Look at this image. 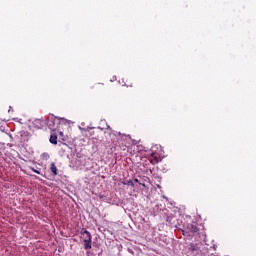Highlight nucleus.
<instances>
[{"mask_svg":"<svg viewBox=\"0 0 256 256\" xmlns=\"http://www.w3.org/2000/svg\"><path fill=\"white\" fill-rule=\"evenodd\" d=\"M35 123H40V120H35Z\"/></svg>","mask_w":256,"mask_h":256,"instance_id":"9d476101","label":"nucleus"},{"mask_svg":"<svg viewBox=\"0 0 256 256\" xmlns=\"http://www.w3.org/2000/svg\"><path fill=\"white\" fill-rule=\"evenodd\" d=\"M125 185H130L131 187H133L134 184H133V181L128 180L127 183H125Z\"/></svg>","mask_w":256,"mask_h":256,"instance_id":"423d86ee","label":"nucleus"},{"mask_svg":"<svg viewBox=\"0 0 256 256\" xmlns=\"http://www.w3.org/2000/svg\"><path fill=\"white\" fill-rule=\"evenodd\" d=\"M34 173H37V175H41V172H39L38 170L33 169Z\"/></svg>","mask_w":256,"mask_h":256,"instance_id":"6e6552de","label":"nucleus"},{"mask_svg":"<svg viewBox=\"0 0 256 256\" xmlns=\"http://www.w3.org/2000/svg\"><path fill=\"white\" fill-rule=\"evenodd\" d=\"M66 123H71V121L70 120H67V119H65V118H60L59 119V124L61 125H66Z\"/></svg>","mask_w":256,"mask_h":256,"instance_id":"39448f33","label":"nucleus"},{"mask_svg":"<svg viewBox=\"0 0 256 256\" xmlns=\"http://www.w3.org/2000/svg\"><path fill=\"white\" fill-rule=\"evenodd\" d=\"M60 135H63V132H60Z\"/></svg>","mask_w":256,"mask_h":256,"instance_id":"ddd939ff","label":"nucleus"},{"mask_svg":"<svg viewBox=\"0 0 256 256\" xmlns=\"http://www.w3.org/2000/svg\"><path fill=\"white\" fill-rule=\"evenodd\" d=\"M134 181H135V183H139V179H137V178L134 179Z\"/></svg>","mask_w":256,"mask_h":256,"instance_id":"1a4fd4ad","label":"nucleus"},{"mask_svg":"<svg viewBox=\"0 0 256 256\" xmlns=\"http://www.w3.org/2000/svg\"><path fill=\"white\" fill-rule=\"evenodd\" d=\"M50 171L53 173V175H57V166L55 165V163H51Z\"/></svg>","mask_w":256,"mask_h":256,"instance_id":"7ed1b4c3","label":"nucleus"},{"mask_svg":"<svg viewBox=\"0 0 256 256\" xmlns=\"http://www.w3.org/2000/svg\"><path fill=\"white\" fill-rule=\"evenodd\" d=\"M50 143H52V145H57V135L50 136Z\"/></svg>","mask_w":256,"mask_h":256,"instance_id":"20e7f679","label":"nucleus"},{"mask_svg":"<svg viewBox=\"0 0 256 256\" xmlns=\"http://www.w3.org/2000/svg\"><path fill=\"white\" fill-rule=\"evenodd\" d=\"M83 237L86 235V239L84 240V249H91V233L87 230H84L82 233Z\"/></svg>","mask_w":256,"mask_h":256,"instance_id":"f257e3e1","label":"nucleus"},{"mask_svg":"<svg viewBox=\"0 0 256 256\" xmlns=\"http://www.w3.org/2000/svg\"><path fill=\"white\" fill-rule=\"evenodd\" d=\"M140 185H142V187H145V184H144V183H140Z\"/></svg>","mask_w":256,"mask_h":256,"instance_id":"9b49d317","label":"nucleus"},{"mask_svg":"<svg viewBox=\"0 0 256 256\" xmlns=\"http://www.w3.org/2000/svg\"><path fill=\"white\" fill-rule=\"evenodd\" d=\"M187 231H189L190 233H197L199 231V229L197 228V225H195V224H188Z\"/></svg>","mask_w":256,"mask_h":256,"instance_id":"f03ea898","label":"nucleus"},{"mask_svg":"<svg viewBox=\"0 0 256 256\" xmlns=\"http://www.w3.org/2000/svg\"><path fill=\"white\" fill-rule=\"evenodd\" d=\"M182 234L185 235L186 237L189 235V234H187V231H185V230H182Z\"/></svg>","mask_w":256,"mask_h":256,"instance_id":"0eeeda50","label":"nucleus"},{"mask_svg":"<svg viewBox=\"0 0 256 256\" xmlns=\"http://www.w3.org/2000/svg\"><path fill=\"white\" fill-rule=\"evenodd\" d=\"M117 135H121V132H118Z\"/></svg>","mask_w":256,"mask_h":256,"instance_id":"f8f14e48","label":"nucleus"}]
</instances>
